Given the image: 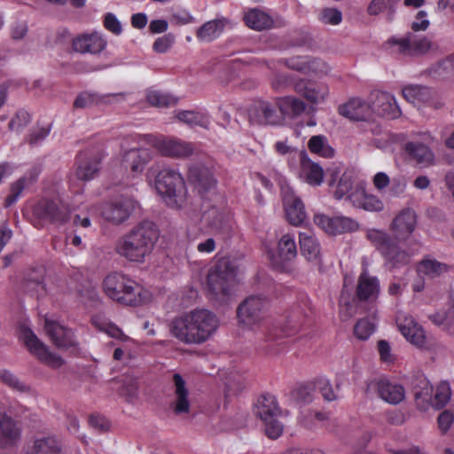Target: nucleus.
Returning a JSON list of instances; mask_svg holds the SVG:
<instances>
[{"label":"nucleus","mask_w":454,"mask_h":454,"mask_svg":"<svg viewBox=\"0 0 454 454\" xmlns=\"http://www.w3.org/2000/svg\"><path fill=\"white\" fill-rule=\"evenodd\" d=\"M417 225V215L410 207L401 210L390 223L392 235L380 230H369L367 239L385 260V265L400 269L409 265L411 258L420 247L418 240H411V234Z\"/></svg>","instance_id":"1"},{"label":"nucleus","mask_w":454,"mask_h":454,"mask_svg":"<svg viewBox=\"0 0 454 454\" xmlns=\"http://www.w3.org/2000/svg\"><path fill=\"white\" fill-rule=\"evenodd\" d=\"M268 301L257 295L245 299L237 308V317L239 326L249 330H258L257 346L265 353L278 352L275 343L286 336V331L271 319L265 317Z\"/></svg>","instance_id":"2"},{"label":"nucleus","mask_w":454,"mask_h":454,"mask_svg":"<svg viewBox=\"0 0 454 454\" xmlns=\"http://www.w3.org/2000/svg\"><path fill=\"white\" fill-rule=\"evenodd\" d=\"M219 320L208 309H194L174 318L169 325L171 334L184 344H201L217 330Z\"/></svg>","instance_id":"3"},{"label":"nucleus","mask_w":454,"mask_h":454,"mask_svg":"<svg viewBox=\"0 0 454 454\" xmlns=\"http://www.w3.org/2000/svg\"><path fill=\"white\" fill-rule=\"evenodd\" d=\"M155 188L167 207L182 210L192 223L200 222V209L189 201L188 191L179 172L171 168L160 170L155 178Z\"/></svg>","instance_id":"4"},{"label":"nucleus","mask_w":454,"mask_h":454,"mask_svg":"<svg viewBox=\"0 0 454 454\" xmlns=\"http://www.w3.org/2000/svg\"><path fill=\"white\" fill-rule=\"evenodd\" d=\"M157 238L155 225L148 221L142 222L118 239L114 251L129 262H143L153 251Z\"/></svg>","instance_id":"5"},{"label":"nucleus","mask_w":454,"mask_h":454,"mask_svg":"<svg viewBox=\"0 0 454 454\" xmlns=\"http://www.w3.org/2000/svg\"><path fill=\"white\" fill-rule=\"evenodd\" d=\"M103 288L107 297L124 306H140L151 296L142 285L121 272L108 274L103 281Z\"/></svg>","instance_id":"6"},{"label":"nucleus","mask_w":454,"mask_h":454,"mask_svg":"<svg viewBox=\"0 0 454 454\" xmlns=\"http://www.w3.org/2000/svg\"><path fill=\"white\" fill-rule=\"evenodd\" d=\"M236 267L231 261L222 258L212 266L207 276V286L212 299L227 302L236 285Z\"/></svg>","instance_id":"7"},{"label":"nucleus","mask_w":454,"mask_h":454,"mask_svg":"<svg viewBox=\"0 0 454 454\" xmlns=\"http://www.w3.org/2000/svg\"><path fill=\"white\" fill-rule=\"evenodd\" d=\"M32 215L36 227L44 223L63 226L70 220L71 207L59 194L43 196L33 205Z\"/></svg>","instance_id":"8"},{"label":"nucleus","mask_w":454,"mask_h":454,"mask_svg":"<svg viewBox=\"0 0 454 454\" xmlns=\"http://www.w3.org/2000/svg\"><path fill=\"white\" fill-rule=\"evenodd\" d=\"M143 137L145 138V136L139 134L129 135L124 138L121 145L123 151L121 165L125 169H129L134 175L141 174L153 158L152 151L149 148L137 146L129 148L132 144L139 145Z\"/></svg>","instance_id":"9"},{"label":"nucleus","mask_w":454,"mask_h":454,"mask_svg":"<svg viewBox=\"0 0 454 454\" xmlns=\"http://www.w3.org/2000/svg\"><path fill=\"white\" fill-rule=\"evenodd\" d=\"M254 411L264 423L265 434L270 439L278 438L283 433V425L278 421L280 409L277 399L270 394L260 395Z\"/></svg>","instance_id":"10"},{"label":"nucleus","mask_w":454,"mask_h":454,"mask_svg":"<svg viewBox=\"0 0 454 454\" xmlns=\"http://www.w3.org/2000/svg\"><path fill=\"white\" fill-rule=\"evenodd\" d=\"M145 140L164 157L184 159L195 152L192 143L174 137L146 135Z\"/></svg>","instance_id":"11"},{"label":"nucleus","mask_w":454,"mask_h":454,"mask_svg":"<svg viewBox=\"0 0 454 454\" xmlns=\"http://www.w3.org/2000/svg\"><path fill=\"white\" fill-rule=\"evenodd\" d=\"M249 122L259 126L282 125V115L278 113L277 102L255 100L248 109Z\"/></svg>","instance_id":"12"},{"label":"nucleus","mask_w":454,"mask_h":454,"mask_svg":"<svg viewBox=\"0 0 454 454\" xmlns=\"http://www.w3.org/2000/svg\"><path fill=\"white\" fill-rule=\"evenodd\" d=\"M187 178L202 200L207 199L215 192L217 182L210 168L192 164L189 168Z\"/></svg>","instance_id":"13"},{"label":"nucleus","mask_w":454,"mask_h":454,"mask_svg":"<svg viewBox=\"0 0 454 454\" xmlns=\"http://www.w3.org/2000/svg\"><path fill=\"white\" fill-rule=\"evenodd\" d=\"M22 338L30 353L36 356L41 362L52 368H59L64 364V360L61 356L51 353L31 329L24 328L22 330Z\"/></svg>","instance_id":"14"},{"label":"nucleus","mask_w":454,"mask_h":454,"mask_svg":"<svg viewBox=\"0 0 454 454\" xmlns=\"http://www.w3.org/2000/svg\"><path fill=\"white\" fill-rule=\"evenodd\" d=\"M281 197L285 209L286 218L294 226H300L307 217L306 210L301 200L294 194L288 184L281 185Z\"/></svg>","instance_id":"15"},{"label":"nucleus","mask_w":454,"mask_h":454,"mask_svg":"<svg viewBox=\"0 0 454 454\" xmlns=\"http://www.w3.org/2000/svg\"><path fill=\"white\" fill-rule=\"evenodd\" d=\"M297 255V249L294 235L289 233L281 237L278 243L277 254L271 253L270 261L271 266L278 271L289 270V262Z\"/></svg>","instance_id":"16"},{"label":"nucleus","mask_w":454,"mask_h":454,"mask_svg":"<svg viewBox=\"0 0 454 454\" xmlns=\"http://www.w3.org/2000/svg\"><path fill=\"white\" fill-rule=\"evenodd\" d=\"M390 45L398 46V53L408 57H420L427 54L433 47V43L426 36L414 39L412 33L409 32L403 38H390Z\"/></svg>","instance_id":"17"},{"label":"nucleus","mask_w":454,"mask_h":454,"mask_svg":"<svg viewBox=\"0 0 454 454\" xmlns=\"http://www.w3.org/2000/svg\"><path fill=\"white\" fill-rule=\"evenodd\" d=\"M44 328L52 343L59 348L77 349L78 341L72 329L48 318L45 319Z\"/></svg>","instance_id":"18"},{"label":"nucleus","mask_w":454,"mask_h":454,"mask_svg":"<svg viewBox=\"0 0 454 454\" xmlns=\"http://www.w3.org/2000/svg\"><path fill=\"white\" fill-rule=\"evenodd\" d=\"M314 223L330 235L352 232L358 229V223L346 216L329 217L325 215H314Z\"/></svg>","instance_id":"19"},{"label":"nucleus","mask_w":454,"mask_h":454,"mask_svg":"<svg viewBox=\"0 0 454 454\" xmlns=\"http://www.w3.org/2000/svg\"><path fill=\"white\" fill-rule=\"evenodd\" d=\"M102 157L98 152L82 151L76 156V176L80 180L93 179L101 168Z\"/></svg>","instance_id":"20"},{"label":"nucleus","mask_w":454,"mask_h":454,"mask_svg":"<svg viewBox=\"0 0 454 454\" xmlns=\"http://www.w3.org/2000/svg\"><path fill=\"white\" fill-rule=\"evenodd\" d=\"M134 209V201L121 197L114 201L106 202L102 207V216L105 220L114 224H120L127 220Z\"/></svg>","instance_id":"21"},{"label":"nucleus","mask_w":454,"mask_h":454,"mask_svg":"<svg viewBox=\"0 0 454 454\" xmlns=\"http://www.w3.org/2000/svg\"><path fill=\"white\" fill-rule=\"evenodd\" d=\"M41 171L42 169L39 166H33L21 177L11 184L10 193L5 198L4 202V207L8 208L14 205L18 201L22 192L26 188L36 183Z\"/></svg>","instance_id":"22"},{"label":"nucleus","mask_w":454,"mask_h":454,"mask_svg":"<svg viewBox=\"0 0 454 454\" xmlns=\"http://www.w3.org/2000/svg\"><path fill=\"white\" fill-rule=\"evenodd\" d=\"M106 44L105 37L98 32L79 35L72 41V47L76 52L94 55L103 51Z\"/></svg>","instance_id":"23"},{"label":"nucleus","mask_w":454,"mask_h":454,"mask_svg":"<svg viewBox=\"0 0 454 454\" xmlns=\"http://www.w3.org/2000/svg\"><path fill=\"white\" fill-rule=\"evenodd\" d=\"M21 429L10 416L0 413V450L14 448L20 439Z\"/></svg>","instance_id":"24"},{"label":"nucleus","mask_w":454,"mask_h":454,"mask_svg":"<svg viewBox=\"0 0 454 454\" xmlns=\"http://www.w3.org/2000/svg\"><path fill=\"white\" fill-rule=\"evenodd\" d=\"M274 147L276 152L282 155L287 154L290 152H294L297 154L299 160L296 169L297 175L309 184H312V160L309 157L306 150H292L285 141L276 142Z\"/></svg>","instance_id":"25"},{"label":"nucleus","mask_w":454,"mask_h":454,"mask_svg":"<svg viewBox=\"0 0 454 454\" xmlns=\"http://www.w3.org/2000/svg\"><path fill=\"white\" fill-rule=\"evenodd\" d=\"M373 100L372 101L371 112H375L378 115L387 117L388 119H395L399 116L400 110L395 98L384 91H377L372 93Z\"/></svg>","instance_id":"26"},{"label":"nucleus","mask_w":454,"mask_h":454,"mask_svg":"<svg viewBox=\"0 0 454 454\" xmlns=\"http://www.w3.org/2000/svg\"><path fill=\"white\" fill-rule=\"evenodd\" d=\"M340 115L351 121H365L371 115V106L360 98H352L338 108Z\"/></svg>","instance_id":"27"},{"label":"nucleus","mask_w":454,"mask_h":454,"mask_svg":"<svg viewBox=\"0 0 454 454\" xmlns=\"http://www.w3.org/2000/svg\"><path fill=\"white\" fill-rule=\"evenodd\" d=\"M175 387V400L172 403L174 412L178 414L188 413L190 411V401L188 398L189 390L186 387L185 380L179 373L173 375Z\"/></svg>","instance_id":"28"},{"label":"nucleus","mask_w":454,"mask_h":454,"mask_svg":"<svg viewBox=\"0 0 454 454\" xmlns=\"http://www.w3.org/2000/svg\"><path fill=\"white\" fill-rule=\"evenodd\" d=\"M398 328L402 334L413 345L419 348H427L428 341L421 325L411 318H406L404 324H399Z\"/></svg>","instance_id":"29"},{"label":"nucleus","mask_w":454,"mask_h":454,"mask_svg":"<svg viewBox=\"0 0 454 454\" xmlns=\"http://www.w3.org/2000/svg\"><path fill=\"white\" fill-rule=\"evenodd\" d=\"M278 113L282 115V124L286 118H295L306 110L305 103L294 97L286 96L276 99Z\"/></svg>","instance_id":"30"},{"label":"nucleus","mask_w":454,"mask_h":454,"mask_svg":"<svg viewBox=\"0 0 454 454\" xmlns=\"http://www.w3.org/2000/svg\"><path fill=\"white\" fill-rule=\"evenodd\" d=\"M243 21L247 27L256 31L269 29L273 25L272 18L258 8H251L245 12Z\"/></svg>","instance_id":"31"},{"label":"nucleus","mask_w":454,"mask_h":454,"mask_svg":"<svg viewBox=\"0 0 454 454\" xmlns=\"http://www.w3.org/2000/svg\"><path fill=\"white\" fill-rule=\"evenodd\" d=\"M348 200H350L355 207L364 208L367 211H381L383 209V202L374 195H368L364 190L356 189L352 192Z\"/></svg>","instance_id":"32"},{"label":"nucleus","mask_w":454,"mask_h":454,"mask_svg":"<svg viewBox=\"0 0 454 454\" xmlns=\"http://www.w3.org/2000/svg\"><path fill=\"white\" fill-rule=\"evenodd\" d=\"M227 23L228 20L226 18L207 21L197 29L196 37L200 41L212 42L222 34Z\"/></svg>","instance_id":"33"},{"label":"nucleus","mask_w":454,"mask_h":454,"mask_svg":"<svg viewBox=\"0 0 454 454\" xmlns=\"http://www.w3.org/2000/svg\"><path fill=\"white\" fill-rule=\"evenodd\" d=\"M379 396L384 401L397 404L404 398V388L398 384H392L387 380H379Z\"/></svg>","instance_id":"34"},{"label":"nucleus","mask_w":454,"mask_h":454,"mask_svg":"<svg viewBox=\"0 0 454 454\" xmlns=\"http://www.w3.org/2000/svg\"><path fill=\"white\" fill-rule=\"evenodd\" d=\"M26 454H61V446L54 437H40L27 446Z\"/></svg>","instance_id":"35"},{"label":"nucleus","mask_w":454,"mask_h":454,"mask_svg":"<svg viewBox=\"0 0 454 454\" xmlns=\"http://www.w3.org/2000/svg\"><path fill=\"white\" fill-rule=\"evenodd\" d=\"M405 151L418 164L429 166L434 160V153L422 143L408 142L405 145Z\"/></svg>","instance_id":"36"},{"label":"nucleus","mask_w":454,"mask_h":454,"mask_svg":"<svg viewBox=\"0 0 454 454\" xmlns=\"http://www.w3.org/2000/svg\"><path fill=\"white\" fill-rule=\"evenodd\" d=\"M402 92L404 98L413 105L427 103L432 98V91L427 86L407 85Z\"/></svg>","instance_id":"37"},{"label":"nucleus","mask_w":454,"mask_h":454,"mask_svg":"<svg viewBox=\"0 0 454 454\" xmlns=\"http://www.w3.org/2000/svg\"><path fill=\"white\" fill-rule=\"evenodd\" d=\"M428 74L435 79H447L454 75V54L447 56L430 67Z\"/></svg>","instance_id":"38"},{"label":"nucleus","mask_w":454,"mask_h":454,"mask_svg":"<svg viewBox=\"0 0 454 454\" xmlns=\"http://www.w3.org/2000/svg\"><path fill=\"white\" fill-rule=\"evenodd\" d=\"M378 293V281L375 278H369L361 275L356 287V298L358 302L368 301Z\"/></svg>","instance_id":"39"},{"label":"nucleus","mask_w":454,"mask_h":454,"mask_svg":"<svg viewBox=\"0 0 454 454\" xmlns=\"http://www.w3.org/2000/svg\"><path fill=\"white\" fill-rule=\"evenodd\" d=\"M449 269L450 266L448 264L428 258H424L418 266L419 272L433 278L447 272Z\"/></svg>","instance_id":"40"},{"label":"nucleus","mask_w":454,"mask_h":454,"mask_svg":"<svg viewBox=\"0 0 454 454\" xmlns=\"http://www.w3.org/2000/svg\"><path fill=\"white\" fill-rule=\"evenodd\" d=\"M146 99L151 106L157 107H169L176 106L177 103L175 97L160 90H149Z\"/></svg>","instance_id":"41"},{"label":"nucleus","mask_w":454,"mask_h":454,"mask_svg":"<svg viewBox=\"0 0 454 454\" xmlns=\"http://www.w3.org/2000/svg\"><path fill=\"white\" fill-rule=\"evenodd\" d=\"M176 118L189 125L200 126L205 129L209 125L208 117L195 111H181L176 114Z\"/></svg>","instance_id":"42"},{"label":"nucleus","mask_w":454,"mask_h":454,"mask_svg":"<svg viewBox=\"0 0 454 454\" xmlns=\"http://www.w3.org/2000/svg\"><path fill=\"white\" fill-rule=\"evenodd\" d=\"M0 381L8 386L11 389L20 393H28L30 387L20 380V379L8 370H0Z\"/></svg>","instance_id":"43"},{"label":"nucleus","mask_w":454,"mask_h":454,"mask_svg":"<svg viewBox=\"0 0 454 454\" xmlns=\"http://www.w3.org/2000/svg\"><path fill=\"white\" fill-rule=\"evenodd\" d=\"M111 96L117 97V96H119V94L98 96L96 93L83 91L76 97V98L74 102V108H85V107L90 106L94 104H98L100 102H106V98Z\"/></svg>","instance_id":"44"},{"label":"nucleus","mask_w":454,"mask_h":454,"mask_svg":"<svg viewBox=\"0 0 454 454\" xmlns=\"http://www.w3.org/2000/svg\"><path fill=\"white\" fill-rule=\"evenodd\" d=\"M292 396L300 408L309 404L312 402V385L310 383L298 385L293 390Z\"/></svg>","instance_id":"45"},{"label":"nucleus","mask_w":454,"mask_h":454,"mask_svg":"<svg viewBox=\"0 0 454 454\" xmlns=\"http://www.w3.org/2000/svg\"><path fill=\"white\" fill-rule=\"evenodd\" d=\"M450 396L451 391L449 383L441 382L436 387L432 406L436 410L442 409L449 403Z\"/></svg>","instance_id":"46"},{"label":"nucleus","mask_w":454,"mask_h":454,"mask_svg":"<svg viewBox=\"0 0 454 454\" xmlns=\"http://www.w3.org/2000/svg\"><path fill=\"white\" fill-rule=\"evenodd\" d=\"M400 0H372L368 6V13L370 15H378L385 10H389V14L393 15L395 12V5Z\"/></svg>","instance_id":"47"},{"label":"nucleus","mask_w":454,"mask_h":454,"mask_svg":"<svg viewBox=\"0 0 454 454\" xmlns=\"http://www.w3.org/2000/svg\"><path fill=\"white\" fill-rule=\"evenodd\" d=\"M353 187V178L352 175L348 172H344L341 176L340 177V180L337 184V189L334 192V197L337 200L342 199L345 195H347V198L351 193V190Z\"/></svg>","instance_id":"48"},{"label":"nucleus","mask_w":454,"mask_h":454,"mask_svg":"<svg viewBox=\"0 0 454 454\" xmlns=\"http://www.w3.org/2000/svg\"><path fill=\"white\" fill-rule=\"evenodd\" d=\"M375 325L368 318H362L354 326V335L361 340H367L374 332Z\"/></svg>","instance_id":"49"},{"label":"nucleus","mask_w":454,"mask_h":454,"mask_svg":"<svg viewBox=\"0 0 454 454\" xmlns=\"http://www.w3.org/2000/svg\"><path fill=\"white\" fill-rule=\"evenodd\" d=\"M314 154L324 158H332L334 155V149L328 144L324 136H314Z\"/></svg>","instance_id":"50"},{"label":"nucleus","mask_w":454,"mask_h":454,"mask_svg":"<svg viewBox=\"0 0 454 454\" xmlns=\"http://www.w3.org/2000/svg\"><path fill=\"white\" fill-rule=\"evenodd\" d=\"M92 323L98 326L101 331L106 332L109 336L119 339V340H125L126 336L122 333L121 329L119 328L117 325L111 322H103L102 324H98V318L93 317Z\"/></svg>","instance_id":"51"},{"label":"nucleus","mask_w":454,"mask_h":454,"mask_svg":"<svg viewBox=\"0 0 454 454\" xmlns=\"http://www.w3.org/2000/svg\"><path fill=\"white\" fill-rule=\"evenodd\" d=\"M30 121V115L26 110H19L9 122L11 130L19 131Z\"/></svg>","instance_id":"52"},{"label":"nucleus","mask_w":454,"mask_h":454,"mask_svg":"<svg viewBox=\"0 0 454 454\" xmlns=\"http://www.w3.org/2000/svg\"><path fill=\"white\" fill-rule=\"evenodd\" d=\"M319 19L325 24L338 25L342 20V14L338 9L325 8L321 12Z\"/></svg>","instance_id":"53"},{"label":"nucleus","mask_w":454,"mask_h":454,"mask_svg":"<svg viewBox=\"0 0 454 454\" xmlns=\"http://www.w3.org/2000/svg\"><path fill=\"white\" fill-rule=\"evenodd\" d=\"M175 43V36L173 34L168 33L160 37H158L153 44V49L158 53H165Z\"/></svg>","instance_id":"54"},{"label":"nucleus","mask_w":454,"mask_h":454,"mask_svg":"<svg viewBox=\"0 0 454 454\" xmlns=\"http://www.w3.org/2000/svg\"><path fill=\"white\" fill-rule=\"evenodd\" d=\"M299 243L301 254L310 261L312 258V237L305 232L299 233Z\"/></svg>","instance_id":"55"},{"label":"nucleus","mask_w":454,"mask_h":454,"mask_svg":"<svg viewBox=\"0 0 454 454\" xmlns=\"http://www.w3.org/2000/svg\"><path fill=\"white\" fill-rule=\"evenodd\" d=\"M433 391L432 386L424 387V389H421L420 391H416L413 393L414 399L416 405L420 410H426L428 407L429 404V398L431 397V394Z\"/></svg>","instance_id":"56"},{"label":"nucleus","mask_w":454,"mask_h":454,"mask_svg":"<svg viewBox=\"0 0 454 454\" xmlns=\"http://www.w3.org/2000/svg\"><path fill=\"white\" fill-rule=\"evenodd\" d=\"M103 24L105 28L114 35H119L122 31L121 22L112 12H107L105 15Z\"/></svg>","instance_id":"57"},{"label":"nucleus","mask_w":454,"mask_h":454,"mask_svg":"<svg viewBox=\"0 0 454 454\" xmlns=\"http://www.w3.org/2000/svg\"><path fill=\"white\" fill-rule=\"evenodd\" d=\"M454 421V411L444 410L438 418L437 423L442 434H446Z\"/></svg>","instance_id":"58"},{"label":"nucleus","mask_w":454,"mask_h":454,"mask_svg":"<svg viewBox=\"0 0 454 454\" xmlns=\"http://www.w3.org/2000/svg\"><path fill=\"white\" fill-rule=\"evenodd\" d=\"M51 126L37 128L30 133L27 141L31 145H39L49 136Z\"/></svg>","instance_id":"59"},{"label":"nucleus","mask_w":454,"mask_h":454,"mask_svg":"<svg viewBox=\"0 0 454 454\" xmlns=\"http://www.w3.org/2000/svg\"><path fill=\"white\" fill-rule=\"evenodd\" d=\"M286 65L293 69L306 73L310 69L309 61L304 57H294L286 60Z\"/></svg>","instance_id":"60"},{"label":"nucleus","mask_w":454,"mask_h":454,"mask_svg":"<svg viewBox=\"0 0 454 454\" xmlns=\"http://www.w3.org/2000/svg\"><path fill=\"white\" fill-rule=\"evenodd\" d=\"M314 387H317L323 397L326 401H333L336 399V395L333 393L332 387L327 382H324L322 380H317L314 381Z\"/></svg>","instance_id":"61"},{"label":"nucleus","mask_w":454,"mask_h":454,"mask_svg":"<svg viewBox=\"0 0 454 454\" xmlns=\"http://www.w3.org/2000/svg\"><path fill=\"white\" fill-rule=\"evenodd\" d=\"M329 95L328 85L325 82H319L314 85V105L324 102Z\"/></svg>","instance_id":"62"},{"label":"nucleus","mask_w":454,"mask_h":454,"mask_svg":"<svg viewBox=\"0 0 454 454\" xmlns=\"http://www.w3.org/2000/svg\"><path fill=\"white\" fill-rule=\"evenodd\" d=\"M89 423L90 427L99 429L101 431H106L109 428L108 420L99 414H92L90 416Z\"/></svg>","instance_id":"63"},{"label":"nucleus","mask_w":454,"mask_h":454,"mask_svg":"<svg viewBox=\"0 0 454 454\" xmlns=\"http://www.w3.org/2000/svg\"><path fill=\"white\" fill-rule=\"evenodd\" d=\"M216 243L213 238H207L206 239L200 240L196 248L200 254H211L215 250Z\"/></svg>","instance_id":"64"}]
</instances>
